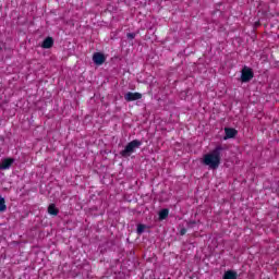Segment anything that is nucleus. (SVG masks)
Wrapping results in <instances>:
<instances>
[{"label":"nucleus","instance_id":"obj_16","mask_svg":"<svg viewBox=\"0 0 279 279\" xmlns=\"http://www.w3.org/2000/svg\"><path fill=\"white\" fill-rule=\"evenodd\" d=\"M0 51H1V47H0Z\"/></svg>","mask_w":279,"mask_h":279},{"label":"nucleus","instance_id":"obj_5","mask_svg":"<svg viewBox=\"0 0 279 279\" xmlns=\"http://www.w3.org/2000/svg\"><path fill=\"white\" fill-rule=\"evenodd\" d=\"M12 165H14V160L12 158L2 159V161L0 163V171H5V170L10 169V167H12Z\"/></svg>","mask_w":279,"mask_h":279},{"label":"nucleus","instance_id":"obj_4","mask_svg":"<svg viewBox=\"0 0 279 279\" xmlns=\"http://www.w3.org/2000/svg\"><path fill=\"white\" fill-rule=\"evenodd\" d=\"M143 95L141 93H132L129 92L124 95L125 101H137V99H142Z\"/></svg>","mask_w":279,"mask_h":279},{"label":"nucleus","instance_id":"obj_2","mask_svg":"<svg viewBox=\"0 0 279 279\" xmlns=\"http://www.w3.org/2000/svg\"><path fill=\"white\" fill-rule=\"evenodd\" d=\"M143 145V143L138 140H134L132 142H130L125 148L121 151V156H123L124 158H128V156L134 154V151H136V149H138V147H141Z\"/></svg>","mask_w":279,"mask_h":279},{"label":"nucleus","instance_id":"obj_11","mask_svg":"<svg viewBox=\"0 0 279 279\" xmlns=\"http://www.w3.org/2000/svg\"><path fill=\"white\" fill-rule=\"evenodd\" d=\"M48 213H49V215H54L56 216V215H58L59 210L56 208L54 204H51L48 207Z\"/></svg>","mask_w":279,"mask_h":279},{"label":"nucleus","instance_id":"obj_1","mask_svg":"<svg viewBox=\"0 0 279 279\" xmlns=\"http://www.w3.org/2000/svg\"><path fill=\"white\" fill-rule=\"evenodd\" d=\"M222 150L223 147L217 146L214 150L204 155L203 163L206 165V167H209L210 169H219V165H221Z\"/></svg>","mask_w":279,"mask_h":279},{"label":"nucleus","instance_id":"obj_13","mask_svg":"<svg viewBox=\"0 0 279 279\" xmlns=\"http://www.w3.org/2000/svg\"><path fill=\"white\" fill-rule=\"evenodd\" d=\"M147 230V226L145 225H137V234H143Z\"/></svg>","mask_w":279,"mask_h":279},{"label":"nucleus","instance_id":"obj_6","mask_svg":"<svg viewBox=\"0 0 279 279\" xmlns=\"http://www.w3.org/2000/svg\"><path fill=\"white\" fill-rule=\"evenodd\" d=\"M93 61L98 65L100 66V64H104L106 62V57L100 53V52H96L94 53L93 56Z\"/></svg>","mask_w":279,"mask_h":279},{"label":"nucleus","instance_id":"obj_12","mask_svg":"<svg viewBox=\"0 0 279 279\" xmlns=\"http://www.w3.org/2000/svg\"><path fill=\"white\" fill-rule=\"evenodd\" d=\"M7 206H5V198L0 197V213H5L7 210Z\"/></svg>","mask_w":279,"mask_h":279},{"label":"nucleus","instance_id":"obj_8","mask_svg":"<svg viewBox=\"0 0 279 279\" xmlns=\"http://www.w3.org/2000/svg\"><path fill=\"white\" fill-rule=\"evenodd\" d=\"M41 47H43L44 49H51V47H53V38L47 37V38L44 40Z\"/></svg>","mask_w":279,"mask_h":279},{"label":"nucleus","instance_id":"obj_15","mask_svg":"<svg viewBox=\"0 0 279 279\" xmlns=\"http://www.w3.org/2000/svg\"><path fill=\"white\" fill-rule=\"evenodd\" d=\"M180 233L182 236H184V234H186V229H181Z\"/></svg>","mask_w":279,"mask_h":279},{"label":"nucleus","instance_id":"obj_10","mask_svg":"<svg viewBox=\"0 0 279 279\" xmlns=\"http://www.w3.org/2000/svg\"><path fill=\"white\" fill-rule=\"evenodd\" d=\"M167 217H169V209H161L159 211V219H160V221L167 219Z\"/></svg>","mask_w":279,"mask_h":279},{"label":"nucleus","instance_id":"obj_7","mask_svg":"<svg viewBox=\"0 0 279 279\" xmlns=\"http://www.w3.org/2000/svg\"><path fill=\"white\" fill-rule=\"evenodd\" d=\"M225 134H226V136L223 137V140L228 141V138H234L236 136L238 132L234 129L226 128Z\"/></svg>","mask_w":279,"mask_h":279},{"label":"nucleus","instance_id":"obj_3","mask_svg":"<svg viewBox=\"0 0 279 279\" xmlns=\"http://www.w3.org/2000/svg\"><path fill=\"white\" fill-rule=\"evenodd\" d=\"M253 77H254V72L252 71V69L244 66L242 69V75H241L242 82H250V80H252Z\"/></svg>","mask_w":279,"mask_h":279},{"label":"nucleus","instance_id":"obj_9","mask_svg":"<svg viewBox=\"0 0 279 279\" xmlns=\"http://www.w3.org/2000/svg\"><path fill=\"white\" fill-rule=\"evenodd\" d=\"M238 275L234 270H227L222 277V279H236Z\"/></svg>","mask_w":279,"mask_h":279},{"label":"nucleus","instance_id":"obj_14","mask_svg":"<svg viewBox=\"0 0 279 279\" xmlns=\"http://www.w3.org/2000/svg\"><path fill=\"white\" fill-rule=\"evenodd\" d=\"M128 38H130L131 40H134V38H136V33H129Z\"/></svg>","mask_w":279,"mask_h":279}]
</instances>
